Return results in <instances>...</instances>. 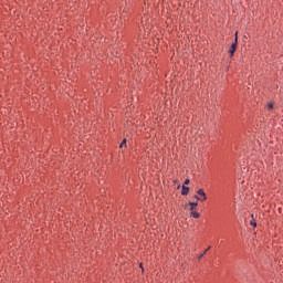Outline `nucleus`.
Listing matches in <instances>:
<instances>
[{
    "mask_svg": "<svg viewBox=\"0 0 283 283\" xmlns=\"http://www.w3.org/2000/svg\"><path fill=\"white\" fill-rule=\"evenodd\" d=\"M195 199L199 200V202H205L207 200V192L202 188H199L197 195H195Z\"/></svg>",
    "mask_w": 283,
    "mask_h": 283,
    "instance_id": "nucleus-1",
    "label": "nucleus"
},
{
    "mask_svg": "<svg viewBox=\"0 0 283 283\" xmlns=\"http://www.w3.org/2000/svg\"><path fill=\"white\" fill-rule=\"evenodd\" d=\"M237 51H238V40H235L231 44L230 50L228 51V54H229L230 59H233V55L235 54Z\"/></svg>",
    "mask_w": 283,
    "mask_h": 283,
    "instance_id": "nucleus-2",
    "label": "nucleus"
},
{
    "mask_svg": "<svg viewBox=\"0 0 283 283\" xmlns=\"http://www.w3.org/2000/svg\"><path fill=\"white\" fill-rule=\"evenodd\" d=\"M181 196H189V187L187 186L181 187Z\"/></svg>",
    "mask_w": 283,
    "mask_h": 283,
    "instance_id": "nucleus-3",
    "label": "nucleus"
},
{
    "mask_svg": "<svg viewBox=\"0 0 283 283\" xmlns=\"http://www.w3.org/2000/svg\"><path fill=\"white\" fill-rule=\"evenodd\" d=\"M188 205L190 207V211H193L196 209V207H198V201H196V202L189 201Z\"/></svg>",
    "mask_w": 283,
    "mask_h": 283,
    "instance_id": "nucleus-4",
    "label": "nucleus"
},
{
    "mask_svg": "<svg viewBox=\"0 0 283 283\" xmlns=\"http://www.w3.org/2000/svg\"><path fill=\"white\" fill-rule=\"evenodd\" d=\"M190 216H191V218L198 219V218H200V212L191 210Z\"/></svg>",
    "mask_w": 283,
    "mask_h": 283,
    "instance_id": "nucleus-5",
    "label": "nucleus"
},
{
    "mask_svg": "<svg viewBox=\"0 0 283 283\" xmlns=\"http://www.w3.org/2000/svg\"><path fill=\"white\" fill-rule=\"evenodd\" d=\"M124 147H127V138H124L119 144V149H123Z\"/></svg>",
    "mask_w": 283,
    "mask_h": 283,
    "instance_id": "nucleus-6",
    "label": "nucleus"
},
{
    "mask_svg": "<svg viewBox=\"0 0 283 283\" xmlns=\"http://www.w3.org/2000/svg\"><path fill=\"white\" fill-rule=\"evenodd\" d=\"M273 107H274V104L272 102L268 103L266 108L269 111L273 109Z\"/></svg>",
    "mask_w": 283,
    "mask_h": 283,
    "instance_id": "nucleus-7",
    "label": "nucleus"
},
{
    "mask_svg": "<svg viewBox=\"0 0 283 283\" xmlns=\"http://www.w3.org/2000/svg\"><path fill=\"white\" fill-rule=\"evenodd\" d=\"M251 227H258V222H255V219H252L250 221Z\"/></svg>",
    "mask_w": 283,
    "mask_h": 283,
    "instance_id": "nucleus-8",
    "label": "nucleus"
},
{
    "mask_svg": "<svg viewBox=\"0 0 283 283\" xmlns=\"http://www.w3.org/2000/svg\"><path fill=\"white\" fill-rule=\"evenodd\" d=\"M189 182H191V180L186 179V180L184 181V186L187 187V185H189Z\"/></svg>",
    "mask_w": 283,
    "mask_h": 283,
    "instance_id": "nucleus-9",
    "label": "nucleus"
},
{
    "mask_svg": "<svg viewBox=\"0 0 283 283\" xmlns=\"http://www.w3.org/2000/svg\"><path fill=\"white\" fill-rule=\"evenodd\" d=\"M210 249H211V247H208V249L205 250L202 254H203V255H207V253H208V251H209Z\"/></svg>",
    "mask_w": 283,
    "mask_h": 283,
    "instance_id": "nucleus-10",
    "label": "nucleus"
},
{
    "mask_svg": "<svg viewBox=\"0 0 283 283\" xmlns=\"http://www.w3.org/2000/svg\"><path fill=\"white\" fill-rule=\"evenodd\" d=\"M234 41H237L238 44V32L234 33Z\"/></svg>",
    "mask_w": 283,
    "mask_h": 283,
    "instance_id": "nucleus-11",
    "label": "nucleus"
},
{
    "mask_svg": "<svg viewBox=\"0 0 283 283\" xmlns=\"http://www.w3.org/2000/svg\"><path fill=\"white\" fill-rule=\"evenodd\" d=\"M139 269H142V271H145V268H143V263H139Z\"/></svg>",
    "mask_w": 283,
    "mask_h": 283,
    "instance_id": "nucleus-12",
    "label": "nucleus"
},
{
    "mask_svg": "<svg viewBox=\"0 0 283 283\" xmlns=\"http://www.w3.org/2000/svg\"><path fill=\"white\" fill-rule=\"evenodd\" d=\"M202 258H205V254L199 255L198 260H202Z\"/></svg>",
    "mask_w": 283,
    "mask_h": 283,
    "instance_id": "nucleus-13",
    "label": "nucleus"
},
{
    "mask_svg": "<svg viewBox=\"0 0 283 283\" xmlns=\"http://www.w3.org/2000/svg\"><path fill=\"white\" fill-rule=\"evenodd\" d=\"M122 17L125 19V17H126V15H125V11L123 12Z\"/></svg>",
    "mask_w": 283,
    "mask_h": 283,
    "instance_id": "nucleus-14",
    "label": "nucleus"
}]
</instances>
